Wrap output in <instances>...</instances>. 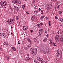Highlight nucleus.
Masks as SVG:
<instances>
[{
  "label": "nucleus",
  "mask_w": 63,
  "mask_h": 63,
  "mask_svg": "<svg viewBox=\"0 0 63 63\" xmlns=\"http://www.w3.org/2000/svg\"><path fill=\"white\" fill-rule=\"evenodd\" d=\"M18 3L19 4H21V1H20L17 0V4H18Z\"/></svg>",
  "instance_id": "ddd939ff"
},
{
  "label": "nucleus",
  "mask_w": 63,
  "mask_h": 63,
  "mask_svg": "<svg viewBox=\"0 0 63 63\" xmlns=\"http://www.w3.org/2000/svg\"><path fill=\"white\" fill-rule=\"evenodd\" d=\"M58 54H57V53H56V54H58V55H60V53L59 52L58 53Z\"/></svg>",
  "instance_id": "49530a36"
},
{
  "label": "nucleus",
  "mask_w": 63,
  "mask_h": 63,
  "mask_svg": "<svg viewBox=\"0 0 63 63\" xmlns=\"http://www.w3.org/2000/svg\"><path fill=\"white\" fill-rule=\"evenodd\" d=\"M34 13H35V14H37V13H38V10H37L36 11H35L34 12Z\"/></svg>",
  "instance_id": "4468645a"
},
{
  "label": "nucleus",
  "mask_w": 63,
  "mask_h": 63,
  "mask_svg": "<svg viewBox=\"0 0 63 63\" xmlns=\"http://www.w3.org/2000/svg\"><path fill=\"white\" fill-rule=\"evenodd\" d=\"M49 7H47V10H49Z\"/></svg>",
  "instance_id": "5fc2aeb1"
},
{
  "label": "nucleus",
  "mask_w": 63,
  "mask_h": 63,
  "mask_svg": "<svg viewBox=\"0 0 63 63\" xmlns=\"http://www.w3.org/2000/svg\"><path fill=\"white\" fill-rule=\"evenodd\" d=\"M40 11H41V9L39 8V11L40 12Z\"/></svg>",
  "instance_id": "4d7b16f0"
},
{
  "label": "nucleus",
  "mask_w": 63,
  "mask_h": 63,
  "mask_svg": "<svg viewBox=\"0 0 63 63\" xmlns=\"http://www.w3.org/2000/svg\"><path fill=\"white\" fill-rule=\"evenodd\" d=\"M14 8L15 9V10H16V11H18V10H19V8L16 6H14Z\"/></svg>",
  "instance_id": "7ed1b4c3"
},
{
  "label": "nucleus",
  "mask_w": 63,
  "mask_h": 63,
  "mask_svg": "<svg viewBox=\"0 0 63 63\" xmlns=\"http://www.w3.org/2000/svg\"><path fill=\"white\" fill-rule=\"evenodd\" d=\"M25 7V4H23L22 6V8L24 9Z\"/></svg>",
  "instance_id": "2eb2a0df"
},
{
  "label": "nucleus",
  "mask_w": 63,
  "mask_h": 63,
  "mask_svg": "<svg viewBox=\"0 0 63 63\" xmlns=\"http://www.w3.org/2000/svg\"><path fill=\"white\" fill-rule=\"evenodd\" d=\"M40 49L42 50L43 53H45V48H44V46H42L40 48Z\"/></svg>",
  "instance_id": "f257e3e1"
},
{
  "label": "nucleus",
  "mask_w": 63,
  "mask_h": 63,
  "mask_svg": "<svg viewBox=\"0 0 63 63\" xmlns=\"http://www.w3.org/2000/svg\"><path fill=\"white\" fill-rule=\"evenodd\" d=\"M43 30L42 29H40V30H39L40 32V33H42V32L43 31Z\"/></svg>",
  "instance_id": "5701e85b"
},
{
  "label": "nucleus",
  "mask_w": 63,
  "mask_h": 63,
  "mask_svg": "<svg viewBox=\"0 0 63 63\" xmlns=\"http://www.w3.org/2000/svg\"><path fill=\"white\" fill-rule=\"evenodd\" d=\"M16 18L17 20H18V19H19V18H18V16H16Z\"/></svg>",
  "instance_id": "412c9836"
},
{
  "label": "nucleus",
  "mask_w": 63,
  "mask_h": 63,
  "mask_svg": "<svg viewBox=\"0 0 63 63\" xmlns=\"http://www.w3.org/2000/svg\"><path fill=\"white\" fill-rule=\"evenodd\" d=\"M59 7H60V5H59L57 7V9H59Z\"/></svg>",
  "instance_id": "4c0bfd02"
},
{
  "label": "nucleus",
  "mask_w": 63,
  "mask_h": 63,
  "mask_svg": "<svg viewBox=\"0 0 63 63\" xmlns=\"http://www.w3.org/2000/svg\"><path fill=\"white\" fill-rule=\"evenodd\" d=\"M40 24L41 25V26H43V23H40Z\"/></svg>",
  "instance_id": "58836bf2"
},
{
  "label": "nucleus",
  "mask_w": 63,
  "mask_h": 63,
  "mask_svg": "<svg viewBox=\"0 0 63 63\" xmlns=\"http://www.w3.org/2000/svg\"><path fill=\"white\" fill-rule=\"evenodd\" d=\"M33 2H35V0H33Z\"/></svg>",
  "instance_id": "0e129e2a"
},
{
  "label": "nucleus",
  "mask_w": 63,
  "mask_h": 63,
  "mask_svg": "<svg viewBox=\"0 0 63 63\" xmlns=\"http://www.w3.org/2000/svg\"><path fill=\"white\" fill-rule=\"evenodd\" d=\"M34 50H35V51H37V48H35L34 49Z\"/></svg>",
  "instance_id": "f704fd0d"
},
{
  "label": "nucleus",
  "mask_w": 63,
  "mask_h": 63,
  "mask_svg": "<svg viewBox=\"0 0 63 63\" xmlns=\"http://www.w3.org/2000/svg\"><path fill=\"white\" fill-rule=\"evenodd\" d=\"M24 49H25V50H27V49H28V47H24Z\"/></svg>",
  "instance_id": "aec40b11"
},
{
  "label": "nucleus",
  "mask_w": 63,
  "mask_h": 63,
  "mask_svg": "<svg viewBox=\"0 0 63 63\" xmlns=\"http://www.w3.org/2000/svg\"><path fill=\"white\" fill-rule=\"evenodd\" d=\"M30 55L29 54H27V56L28 57H29V56Z\"/></svg>",
  "instance_id": "8fccbe9b"
},
{
  "label": "nucleus",
  "mask_w": 63,
  "mask_h": 63,
  "mask_svg": "<svg viewBox=\"0 0 63 63\" xmlns=\"http://www.w3.org/2000/svg\"><path fill=\"white\" fill-rule=\"evenodd\" d=\"M59 38H58V37H56V36L55 37V39L56 40H58V39H59Z\"/></svg>",
  "instance_id": "72a5a7b5"
},
{
  "label": "nucleus",
  "mask_w": 63,
  "mask_h": 63,
  "mask_svg": "<svg viewBox=\"0 0 63 63\" xmlns=\"http://www.w3.org/2000/svg\"><path fill=\"white\" fill-rule=\"evenodd\" d=\"M28 41L30 43H31V40H30V39H29Z\"/></svg>",
  "instance_id": "09e8293b"
},
{
  "label": "nucleus",
  "mask_w": 63,
  "mask_h": 63,
  "mask_svg": "<svg viewBox=\"0 0 63 63\" xmlns=\"http://www.w3.org/2000/svg\"><path fill=\"white\" fill-rule=\"evenodd\" d=\"M2 37H3L4 38H6V34L4 33L3 34H2Z\"/></svg>",
  "instance_id": "6e6552de"
},
{
  "label": "nucleus",
  "mask_w": 63,
  "mask_h": 63,
  "mask_svg": "<svg viewBox=\"0 0 63 63\" xmlns=\"http://www.w3.org/2000/svg\"><path fill=\"white\" fill-rule=\"evenodd\" d=\"M44 17H44V16H42L40 18V19H41L43 20V18H44Z\"/></svg>",
  "instance_id": "a211bd4d"
},
{
  "label": "nucleus",
  "mask_w": 63,
  "mask_h": 63,
  "mask_svg": "<svg viewBox=\"0 0 63 63\" xmlns=\"http://www.w3.org/2000/svg\"><path fill=\"white\" fill-rule=\"evenodd\" d=\"M41 33V32H39V36H41V35H42Z\"/></svg>",
  "instance_id": "a19ab883"
},
{
  "label": "nucleus",
  "mask_w": 63,
  "mask_h": 63,
  "mask_svg": "<svg viewBox=\"0 0 63 63\" xmlns=\"http://www.w3.org/2000/svg\"><path fill=\"white\" fill-rule=\"evenodd\" d=\"M34 54H35L34 53H32V55H34Z\"/></svg>",
  "instance_id": "13d9d810"
},
{
  "label": "nucleus",
  "mask_w": 63,
  "mask_h": 63,
  "mask_svg": "<svg viewBox=\"0 0 63 63\" xmlns=\"http://www.w3.org/2000/svg\"><path fill=\"white\" fill-rule=\"evenodd\" d=\"M37 25L38 28H40V24H37Z\"/></svg>",
  "instance_id": "6ab92c4d"
},
{
  "label": "nucleus",
  "mask_w": 63,
  "mask_h": 63,
  "mask_svg": "<svg viewBox=\"0 0 63 63\" xmlns=\"http://www.w3.org/2000/svg\"><path fill=\"white\" fill-rule=\"evenodd\" d=\"M12 2L14 4H17V0H13V1Z\"/></svg>",
  "instance_id": "39448f33"
},
{
  "label": "nucleus",
  "mask_w": 63,
  "mask_h": 63,
  "mask_svg": "<svg viewBox=\"0 0 63 63\" xmlns=\"http://www.w3.org/2000/svg\"><path fill=\"white\" fill-rule=\"evenodd\" d=\"M61 18H59V19H58V20L59 21H61Z\"/></svg>",
  "instance_id": "7c9ffc66"
},
{
  "label": "nucleus",
  "mask_w": 63,
  "mask_h": 63,
  "mask_svg": "<svg viewBox=\"0 0 63 63\" xmlns=\"http://www.w3.org/2000/svg\"><path fill=\"white\" fill-rule=\"evenodd\" d=\"M56 41L58 43H59V42L60 40L59 39H58L56 40Z\"/></svg>",
  "instance_id": "393cba45"
},
{
  "label": "nucleus",
  "mask_w": 63,
  "mask_h": 63,
  "mask_svg": "<svg viewBox=\"0 0 63 63\" xmlns=\"http://www.w3.org/2000/svg\"><path fill=\"white\" fill-rule=\"evenodd\" d=\"M3 44L4 45H5L6 46H8L9 45L8 44V43L7 42H4L3 43Z\"/></svg>",
  "instance_id": "0eeeda50"
},
{
  "label": "nucleus",
  "mask_w": 63,
  "mask_h": 63,
  "mask_svg": "<svg viewBox=\"0 0 63 63\" xmlns=\"http://www.w3.org/2000/svg\"><path fill=\"white\" fill-rule=\"evenodd\" d=\"M12 49H13L15 51H16V49L15 48V47H12Z\"/></svg>",
  "instance_id": "dca6fc26"
},
{
  "label": "nucleus",
  "mask_w": 63,
  "mask_h": 63,
  "mask_svg": "<svg viewBox=\"0 0 63 63\" xmlns=\"http://www.w3.org/2000/svg\"><path fill=\"white\" fill-rule=\"evenodd\" d=\"M52 44L53 46H56V44L55 43L53 42Z\"/></svg>",
  "instance_id": "9d476101"
},
{
  "label": "nucleus",
  "mask_w": 63,
  "mask_h": 63,
  "mask_svg": "<svg viewBox=\"0 0 63 63\" xmlns=\"http://www.w3.org/2000/svg\"><path fill=\"white\" fill-rule=\"evenodd\" d=\"M40 59V58L39 57H38L37 58V59L38 60H39Z\"/></svg>",
  "instance_id": "a18cd8bd"
},
{
  "label": "nucleus",
  "mask_w": 63,
  "mask_h": 63,
  "mask_svg": "<svg viewBox=\"0 0 63 63\" xmlns=\"http://www.w3.org/2000/svg\"><path fill=\"white\" fill-rule=\"evenodd\" d=\"M12 20H13V19H8V22H12Z\"/></svg>",
  "instance_id": "9b49d317"
},
{
  "label": "nucleus",
  "mask_w": 63,
  "mask_h": 63,
  "mask_svg": "<svg viewBox=\"0 0 63 63\" xmlns=\"http://www.w3.org/2000/svg\"><path fill=\"white\" fill-rule=\"evenodd\" d=\"M48 24L49 26H50L51 25H50V21H48Z\"/></svg>",
  "instance_id": "c85d7f7f"
},
{
  "label": "nucleus",
  "mask_w": 63,
  "mask_h": 63,
  "mask_svg": "<svg viewBox=\"0 0 63 63\" xmlns=\"http://www.w3.org/2000/svg\"><path fill=\"white\" fill-rule=\"evenodd\" d=\"M58 17H57V16H55V19H58Z\"/></svg>",
  "instance_id": "b1692460"
},
{
  "label": "nucleus",
  "mask_w": 63,
  "mask_h": 63,
  "mask_svg": "<svg viewBox=\"0 0 63 63\" xmlns=\"http://www.w3.org/2000/svg\"><path fill=\"white\" fill-rule=\"evenodd\" d=\"M9 23V24H13V23L14 22H8Z\"/></svg>",
  "instance_id": "cd10ccee"
},
{
  "label": "nucleus",
  "mask_w": 63,
  "mask_h": 63,
  "mask_svg": "<svg viewBox=\"0 0 63 63\" xmlns=\"http://www.w3.org/2000/svg\"><path fill=\"white\" fill-rule=\"evenodd\" d=\"M5 1H2L0 2V4L1 5V6H4V5H5Z\"/></svg>",
  "instance_id": "f03ea898"
},
{
  "label": "nucleus",
  "mask_w": 63,
  "mask_h": 63,
  "mask_svg": "<svg viewBox=\"0 0 63 63\" xmlns=\"http://www.w3.org/2000/svg\"><path fill=\"white\" fill-rule=\"evenodd\" d=\"M56 0H51V1H52V2H54L55 1H56Z\"/></svg>",
  "instance_id": "79ce46f5"
},
{
  "label": "nucleus",
  "mask_w": 63,
  "mask_h": 63,
  "mask_svg": "<svg viewBox=\"0 0 63 63\" xmlns=\"http://www.w3.org/2000/svg\"><path fill=\"white\" fill-rule=\"evenodd\" d=\"M47 37H48V34H47Z\"/></svg>",
  "instance_id": "774afa93"
},
{
  "label": "nucleus",
  "mask_w": 63,
  "mask_h": 63,
  "mask_svg": "<svg viewBox=\"0 0 63 63\" xmlns=\"http://www.w3.org/2000/svg\"><path fill=\"white\" fill-rule=\"evenodd\" d=\"M24 27H25L24 29H25V30H27L26 28H25V27H26V26H24Z\"/></svg>",
  "instance_id": "37998d69"
},
{
  "label": "nucleus",
  "mask_w": 63,
  "mask_h": 63,
  "mask_svg": "<svg viewBox=\"0 0 63 63\" xmlns=\"http://www.w3.org/2000/svg\"><path fill=\"white\" fill-rule=\"evenodd\" d=\"M27 47H28V48H29L30 47H31V45H28L27 46Z\"/></svg>",
  "instance_id": "f3484780"
},
{
  "label": "nucleus",
  "mask_w": 63,
  "mask_h": 63,
  "mask_svg": "<svg viewBox=\"0 0 63 63\" xmlns=\"http://www.w3.org/2000/svg\"><path fill=\"white\" fill-rule=\"evenodd\" d=\"M60 42L61 43H63V36H61L60 38Z\"/></svg>",
  "instance_id": "423d86ee"
},
{
  "label": "nucleus",
  "mask_w": 63,
  "mask_h": 63,
  "mask_svg": "<svg viewBox=\"0 0 63 63\" xmlns=\"http://www.w3.org/2000/svg\"><path fill=\"white\" fill-rule=\"evenodd\" d=\"M57 53L59 52V50L58 49H57Z\"/></svg>",
  "instance_id": "4be33fe9"
},
{
  "label": "nucleus",
  "mask_w": 63,
  "mask_h": 63,
  "mask_svg": "<svg viewBox=\"0 0 63 63\" xmlns=\"http://www.w3.org/2000/svg\"><path fill=\"white\" fill-rule=\"evenodd\" d=\"M60 26H61L62 27H63V26H62V25H61V24L60 25Z\"/></svg>",
  "instance_id": "69168bd1"
},
{
  "label": "nucleus",
  "mask_w": 63,
  "mask_h": 63,
  "mask_svg": "<svg viewBox=\"0 0 63 63\" xmlns=\"http://www.w3.org/2000/svg\"><path fill=\"white\" fill-rule=\"evenodd\" d=\"M41 12H42V13H41V14H43V10H41Z\"/></svg>",
  "instance_id": "3c124183"
},
{
  "label": "nucleus",
  "mask_w": 63,
  "mask_h": 63,
  "mask_svg": "<svg viewBox=\"0 0 63 63\" xmlns=\"http://www.w3.org/2000/svg\"><path fill=\"white\" fill-rule=\"evenodd\" d=\"M13 54V51H11L10 53V54L11 55V54Z\"/></svg>",
  "instance_id": "c9c22d12"
},
{
  "label": "nucleus",
  "mask_w": 63,
  "mask_h": 63,
  "mask_svg": "<svg viewBox=\"0 0 63 63\" xmlns=\"http://www.w3.org/2000/svg\"><path fill=\"white\" fill-rule=\"evenodd\" d=\"M31 50H33V49L32 48H31Z\"/></svg>",
  "instance_id": "680f3d73"
},
{
  "label": "nucleus",
  "mask_w": 63,
  "mask_h": 63,
  "mask_svg": "<svg viewBox=\"0 0 63 63\" xmlns=\"http://www.w3.org/2000/svg\"><path fill=\"white\" fill-rule=\"evenodd\" d=\"M45 49L46 50H48V48H47V47H46V48H45Z\"/></svg>",
  "instance_id": "2f4dec72"
},
{
  "label": "nucleus",
  "mask_w": 63,
  "mask_h": 63,
  "mask_svg": "<svg viewBox=\"0 0 63 63\" xmlns=\"http://www.w3.org/2000/svg\"><path fill=\"white\" fill-rule=\"evenodd\" d=\"M60 36V35H56V37L57 38H59Z\"/></svg>",
  "instance_id": "a878e982"
},
{
  "label": "nucleus",
  "mask_w": 63,
  "mask_h": 63,
  "mask_svg": "<svg viewBox=\"0 0 63 63\" xmlns=\"http://www.w3.org/2000/svg\"><path fill=\"white\" fill-rule=\"evenodd\" d=\"M35 51V52L34 53V54H35V55H36V54H37V51Z\"/></svg>",
  "instance_id": "de8ad7c7"
},
{
  "label": "nucleus",
  "mask_w": 63,
  "mask_h": 63,
  "mask_svg": "<svg viewBox=\"0 0 63 63\" xmlns=\"http://www.w3.org/2000/svg\"><path fill=\"white\" fill-rule=\"evenodd\" d=\"M41 63H44L45 62V61L43 60V61L42 60V61L41 62Z\"/></svg>",
  "instance_id": "ea45409f"
},
{
  "label": "nucleus",
  "mask_w": 63,
  "mask_h": 63,
  "mask_svg": "<svg viewBox=\"0 0 63 63\" xmlns=\"http://www.w3.org/2000/svg\"><path fill=\"white\" fill-rule=\"evenodd\" d=\"M39 61H41V62H42V60L41 59H39Z\"/></svg>",
  "instance_id": "c03bdc74"
},
{
  "label": "nucleus",
  "mask_w": 63,
  "mask_h": 63,
  "mask_svg": "<svg viewBox=\"0 0 63 63\" xmlns=\"http://www.w3.org/2000/svg\"><path fill=\"white\" fill-rule=\"evenodd\" d=\"M10 10H11V13H13V9H12V8Z\"/></svg>",
  "instance_id": "473e14b6"
},
{
  "label": "nucleus",
  "mask_w": 63,
  "mask_h": 63,
  "mask_svg": "<svg viewBox=\"0 0 63 63\" xmlns=\"http://www.w3.org/2000/svg\"><path fill=\"white\" fill-rule=\"evenodd\" d=\"M31 58H29V57H27L25 58V61H27V60H29V59L30 60H31Z\"/></svg>",
  "instance_id": "20e7f679"
},
{
  "label": "nucleus",
  "mask_w": 63,
  "mask_h": 63,
  "mask_svg": "<svg viewBox=\"0 0 63 63\" xmlns=\"http://www.w3.org/2000/svg\"><path fill=\"white\" fill-rule=\"evenodd\" d=\"M3 6H5V8H6V7H8V5H7V4L6 3V2H5V3H4V5Z\"/></svg>",
  "instance_id": "1a4fd4ad"
},
{
  "label": "nucleus",
  "mask_w": 63,
  "mask_h": 63,
  "mask_svg": "<svg viewBox=\"0 0 63 63\" xmlns=\"http://www.w3.org/2000/svg\"><path fill=\"white\" fill-rule=\"evenodd\" d=\"M46 19H48V18H47V17H46Z\"/></svg>",
  "instance_id": "052dcab7"
},
{
  "label": "nucleus",
  "mask_w": 63,
  "mask_h": 63,
  "mask_svg": "<svg viewBox=\"0 0 63 63\" xmlns=\"http://www.w3.org/2000/svg\"><path fill=\"white\" fill-rule=\"evenodd\" d=\"M2 51V48L0 47V51Z\"/></svg>",
  "instance_id": "e433bc0d"
},
{
  "label": "nucleus",
  "mask_w": 63,
  "mask_h": 63,
  "mask_svg": "<svg viewBox=\"0 0 63 63\" xmlns=\"http://www.w3.org/2000/svg\"><path fill=\"white\" fill-rule=\"evenodd\" d=\"M59 33H60L58 31V32H57V33L58 34H59Z\"/></svg>",
  "instance_id": "338daca9"
},
{
  "label": "nucleus",
  "mask_w": 63,
  "mask_h": 63,
  "mask_svg": "<svg viewBox=\"0 0 63 63\" xmlns=\"http://www.w3.org/2000/svg\"><path fill=\"white\" fill-rule=\"evenodd\" d=\"M35 63H39L38 61H36L35 62Z\"/></svg>",
  "instance_id": "603ef678"
},
{
  "label": "nucleus",
  "mask_w": 63,
  "mask_h": 63,
  "mask_svg": "<svg viewBox=\"0 0 63 63\" xmlns=\"http://www.w3.org/2000/svg\"><path fill=\"white\" fill-rule=\"evenodd\" d=\"M36 40H37V39L36 38H35L34 39V40L35 42H36Z\"/></svg>",
  "instance_id": "bb28decb"
},
{
  "label": "nucleus",
  "mask_w": 63,
  "mask_h": 63,
  "mask_svg": "<svg viewBox=\"0 0 63 63\" xmlns=\"http://www.w3.org/2000/svg\"><path fill=\"white\" fill-rule=\"evenodd\" d=\"M25 28V27H23V30H24V29H25V28Z\"/></svg>",
  "instance_id": "bf43d9fd"
},
{
  "label": "nucleus",
  "mask_w": 63,
  "mask_h": 63,
  "mask_svg": "<svg viewBox=\"0 0 63 63\" xmlns=\"http://www.w3.org/2000/svg\"><path fill=\"white\" fill-rule=\"evenodd\" d=\"M56 57H59V55H57L56 56Z\"/></svg>",
  "instance_id": "6e6d98bb"
},
{
  "label": "nucleus",
  "mask_w": 63,
  "mask_h": 63,
  "mask_svg": "<svg viewBox=\"0 0 63 63\" xmlns=\"http://www.w3.org/2000/svg\"><path fill=\"white\" fill-rule=\"evenodd\" d=\"M47 38H45V39L43 40V41L44 42H46V41H47Z\"/></svg>",
  "instance_id": "f8f14e48"
},
{
  "label": "nucleus",
  "mask_w": 63,
  "mask_h": 63,
  "mask_svg": "<svg viewBox=\"0 0 63 63\" xmlns=\"http://www.w3.org/2000/svg\"><path fill=\"white\" fill-rule=\"evenodd\" d=\"M45 33H47V31L46 30L45 31Z\"/></svg>",
  "instance_id": "864d4df0"
},
{
  "label": "nucleus",
  "mask_w": 63,
  "mask_h": 63,
  "mask_svg": "<svg viewBox=\"0 0 63 63\" xmlns=\"http://www.w3.org/2000/svg\"><path fill=\"white\" fill-rule=\"evenodd\" d=\"M62 13V11H60L59 12V14L60 15V14H61Z\"/></svg>",
  "instance_id": "c756f323"
},
{
  "label": "nucleus",
  "mask_w": 63,
  "mask_h": 63,
  "mask_svg": "<svg viewBox=\"0 0 63 63\" xmlns=\"http://www.w3.org/2000/svg\"><path fill=\"white\" fill-rule=\"evenodd\" d=\"M0 36H2L3 35V34H1V33H0Z\"/></svg>",
  "instance_id": "e2e57ef3"
}]
</instances>
